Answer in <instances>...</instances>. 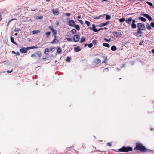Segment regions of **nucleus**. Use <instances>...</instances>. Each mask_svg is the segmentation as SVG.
<instances>
[{
    "instance_id": "nucleus-1",
    "label": "nucleus",
    "mask_w": 154,
    "mask_h": 154,
    "mask_svg": "<svg viewBox=\"0 0 154 154\" xmlns=\"http://www.w3.org/2000/svg\"><path fill=\"white\" fill-rule=\"evenodd\" d=\"M135 149L140 150L143 152H152V150L146 148V147L143 146V145L140 143H137Z\"/></svg>"
},
{
    "instance_id": "nucleus-2",
    "label": "nucleus",
    "mask_w": 154,
    "mask_h": 154,
    "mask_svg": "<svg viewBox=\"0 0 154 154\" xmlns=\"http://www.w3.org/2000/svg\"><path fill=\"white\" fill-rule=\"evenodd\" d=\"M132 148L131 147L123 146L122 148L119 149L118 150V151L122 152H127L132 151Z\"/></svg>"
},
{
    "instance_id": "nucleus-3",
    "label": "nucleus",
    "mask_w": 154,
    "mask_h": 154,
    "mask_svg": "<svg viewBox=\"0 0 154 154\" xmlns=\"http://www.w3.org/2000/svg\"><path fill=\"white\" fill-rule=\"evenodd\" d=\"M42 56V54L40 51H38L37 52L31 55V57L33 58H36L38 57V59H40Z\"/></svg>"
},
{
    "instance_id": "nucleus-4",
    "label": "nucleus",
    "mask_w": 154,
    "mask_h": 154,
    "mask_svg": "<svg viewBox=\"0 0 154 154\" xmlns=\"http://www.w3.org/2000/svg\"><path fill=\"white\" fill-rule=\"evenodd\" d=\"M132 21V27L133 28H135V20H133L132 18L130 17L126 20V22L129 24H131Z\"/></svg>"
},
{
    "instance_id": "nucleus-5",
    "label": "nucleus",
    "mask_w": 154,
    "mask_h": 154,
    "mask_svg": "<svg viewBox=\"0 0 154 154\" xmlns=\"http://www.w3.org/2000/svg\"><path fill=\"white\" fill-rule=\"evenodd\" d=\"M112 34L114 36L116 37L121 38L122 36V33L119 32H114Z\"/></svg>"
},
{
    "instance_id": "nucleus-6",
    "label": "nucleus",
    "mask_w": 154,
    "mask_h": 154,
    "mask_svg": "<svg viewBox=\"0 0 154 154\" xmlns=\"http://www.w3.org/2000/svg\"><path fill=\"white\" fill-rule=\"evenodd\" d=\"M80 38V35L78 34L74 35L73 37V40L75 42H78Z\"/></svg>"
},
{
    "instance_id": "nucleus-7",
    "label": "nucleus",
    "mask_w": 154,
    "mask_h": 154,
    "mask_svg": "<svg viewBox=\"0 0 154 154\" xmlns=\"http://www.w3.org/2000/svg\"><path fill=\"white\" fill-rule=\"evenodd\" d=\"M49 29H50L53 34V35L55 38H57V37L56 36V35L57 34V31L54 29L51 26H50L49 27Z\"/></svg>"
},
{
    "instance_id": "nucleus-8",
    "label": "nucleus",
    "mask_w": 154,
    "mask_h": 154,
    "mask_svg": "<svg viewBox=\"0 0 154 154\" xmlns=\"http://www.w3.org/2000/svg\"><path fill=\"white\" fill-rule=\"evenodd\" d=\"M138 27L140 30H143L144 29L145 26L143 24L139 23L138 24Z\"/></svg>"
},
{
    "instance_id": "nucleus-9",
    "label": "nucleus",
    "mask_w": 154,
    "mask_h": 154,
    "mask_svg": "<svg viewBox=\"0 0 154 154\" xmlns=\"http://www.w3.org/2000/svg\"><path fill=\"white\" fill-rule=\"evenodd\" d=\"M68 23L69 26L72 27L74 26L76 24L74 21L72 20H69L68 21Z\"/></svg>"
},
{
    "instance_id": "nucleus-10",
    "label": "nucleus",
    "mask_w": 154,
    "mask_h": 154,
    "mask_svg": "<svg viewBox=\"0 0 154 154\" xmlns=\"http://www.w3.org/2000/svg\"><path fill=\"white\" fill-rule=\"evenodd\" d=\"M52 12L53 14L55 16H57L59 14V12L57 9H52Z\"/></svg>"
},
{
    "instance_id": "nucleus-11",
    "label": "nucleus",
    "mask_w": 154,
    "mask_h": 154,
    "mask_svg": "<svg viewBox=\"0 0 154 154\" xmlns=\"http://www.w3.org/2000/svg\"><path fill=\"white\" fill-rule=\"evenodd\" d=\"M142 15L147 18L150 21L152 20V19L151 17L147 14H142Z\"/></svg>"
},
{
    "instance_id": "nucleus-12",
    "label": "nucleus",
    "mask_w": 154,
    "mask_h": 154,
    "mask_svg": "<svg viewBox=\"0 0 154 154\" xmlns=\"http://www.w3.org/2000/svg\"><path fill=\"white\" fill-rule=\"evenodd\" d=\"M109 22H110L109 21H107L106 23H103L99 24V25H98V26L100 27L106 26L109 23Z\"/></svg>"
},
{
    "instance_id": "nucleus-13",
    "label": "nucleus",
    "mask_w": 154,
    "mask_h": 154,
    "mask_svg": "<svg viewBox=\"0 0 154 154\" xmlns=\"http://www.w3.org/2000/svg\"><path fill=\"white\" fill-rule=\"evenodd\" d=\"M104 15H100V16H98V17H96L95 16H93V18L94 19L97 20V19H101V18L103 19V18H104Z\"/></svg>"
},
{
    "instance_id": "nucleus-14",
    "label": "nucleus",
    "mask_w": 154,
    "mask_h": 154,
    "mask_svg": "<svg viewBox=\"0 0 154 154\" xmlns=\"http://www.w3.org/2000/svg\"><path fill=\"white\" fill-rule=\"evenodd\" d=\"M143 35V33L142 32L141 30H139L136 33V35L137 37H140L142 36Z\"/></svg>"
},
{
    "instance_id": "nucleus-15",
    "label": "nucleus",
    "mask_w": 154,
    "mask_h": 154,
    "mask_svg": "<svg viewBox=\"0 0 154 154\" xmlns=\"http://www.w3.org/2000/svg\"><path fill=\"white\" fill-rule=\"evenodd\" d=\"M95 28L96 27L94 24H93L92 25V27H90L89 28V29L90 30H93L94 32H98L97 29H96Z\"/></svg>"
},
{
    "instance_id": "nucleus-16",
    "label": "nucleus",
    "mask_w": 154,
    "mask_h": 154,
    "mask_svg": "<svg viewBox=\"0 0 154 154\" xmlns=\"http://www.w3.org/2000/svg\"><path fill=\"white\" fill-rule=\"evenodd\" d=\"M74 50L76 52L79 51L81 50V49L79 46L75 47L74 48Z\"/></svg>"
},
{
    "instance_id": "nucleus-17",
    "label": "nucleus",
    "mask_w": 154,
    "mask_h": 154,
    "mask_svg": "<svg viewBox=\"0 0 154 154\" xmlns=\"http://www.w3.org/2000/svg\"><path fill=\"white\" fill-rule=\"evenodd\" d=\"M20 52L22 53H27V51H26L25 48V47H24L23 48H22L20 49Z\"/></svg>"
},
{
    "instance_id": "nucleus-18",
    "label": "nucleus",
    "mask_w": 154,
    "mask_h": 154,
    "mask_svg": "<svg viewBox=\"0 0 154 154\" xmlns=\"http://www.w3.org/2000/svg\"><path fill=\"white\" fill-rule=\"evenodd\" d=\"M94 62L96 64H98L100 63L101 60L99 58H97L95 60Z\"/></svg>"
},
{
    "instance_id": "nucleus-19",
    "label": "nucleus",
    "mask_w": 154,
    "mask_h": 154,
    "mask_svg": "<svg viewBox=\"0 0 154 154\" xmlns=\"http://www.w3.org/2000/svg\"><path fill=\"white\" fill-rule=\"evenodd\" d=\"M59 42V40L56 38L54 39L51 42V44L57 43Z\"/></svg>"
},
{
    "instance_id": "nucleus-20",
    "label": "nucleus",
    "mask_w": 154,
    "mask_h": 154,
    "mask_svg": "<svg viewBox=\"0 0 154 154\" xmlns=\"http://www.w3.org/2000/svg\"><path fill=\"white\" fill-rule=\"evenodd\" d=\"M10 40L13 44H15L16 45H18V44L14 41V38L12 36L10 37Z\"/></svg>"
},
{
    "instance_id": "nucleus-21",
    "label": "nucleus",
    "mask_w": 154,
    "mask_h": 154,
    "mask_svg": "<svg viewBox=\"0 0 154 154\" xmlns=\"http://www.w3.org/2000/svg\"><path fill=\"white\" fill-rule=\"evenodd\" d=\"M62 49L60 47H57V52L58 54H60L62 52Z\"/></svg>"
},
{
    "instance_id": "nucleus-22",
    "label": "nucleus",
    "mask_w": 154,
    "mask_h": 154,
    "mask_svg": "<svg viewBox=\"0 0 154 154\" xmlns=\"http://www.w3.org/2000/svg\"><path fill=\"white\" fill-rule=\"evenodd\" d=\"M40 32V31L39 30H33L31 32V33L33 34H36L39 33Z\"/></svg>"
},
{
    "instance_id": "nucleus-23",
    "label": "nucleus",
    "mask_w": 154,
    "mask_h": 154,
    "mask_svg": "<svg viewBox=\"0 0 154 154\" xmlns=\"http://www.w3.org/2000/svg\"><path fill=\"white\" fill-rule=\"evenodd\" d=\"M103 46L104 47H106L107 48H109L110 47V45L108 43H103L102 44Z\"/></svg>"
},
{
    "instance_id": "nucleus-24",
    "label": "nucleus",
    "mask_w": 154,
    "mask_h": 154,
    "mask_svg": "<svg viewBox=\"0 0 154 154\" xmlns=\"http://www.w3.org/2000/svg\"><path fill=\"white\" fill-rule=\"evenodd\" d=\"M151 25H150L149 23H147L146 27L147 29L149 30H151L152 29Z\"/></svg>"
},
{
    "instance_id": "nucleus-25",
    "label": "nucleus",
    "mask_w": 154,
    "mask_h": 154,
    "mask_svg": "<svg viewBox=\"0 0 154 154\" xmlns=\"http://www.w3.org/2000/svg\"><path fill=\"white\" fill-rule=\"evenodd\" d=\"M85 41V37L84 36H83L82 37H81V40L80 41V42L81 43H82L84 42Z\"/></svg>"
},
{
    "instance_id": "nucleus-26",
    "label": "nucleus",
    "mask_w": 154,
    "mask_h": 154,
    "mask_svg": "<svg viewBox=\"0 0 154 154\" xmlns=\"http://www.w3.org/2000/svg\"><path fill=\"white\" fill-rule=\"evenodd\" d=\"M117 48L115 46H112L111 47V49L113 51H115L117 50Z\"/></svg>"
},
{
    "instance_id": "nucleus-27",
    "label": "nucleus",
    "mask_w": 154,
    "mask_h": 154,
    "mask_svg": "<svg viewBox=\"0 0 154 154\" xmlns=\"http://www.w3.org/2000/svg\"><path fill=\"white\" fill-rule=\"evenodd\" d=\"M139 19L145 22L146 21V19L145 18L142 17H140Z\"/></svg>"
},
{
    "instance_id": "nucleus-28",
    "label": "nucleus",
    "mask_w": 154,
    "mask_h": 154,
    "mask_svg": "<svg viewBox=\"0 0 154 154\" xmlns=\"http://www.w3.org/2000/svg\"><path fill=\"white\" fill-rule=\"evenodd\" d=\"M104 16L105 15L106 16V20H109L111 18L110 16L108 15L105 14H104Z\"/></svg>"
},
{
    "instance_id": "nucleus-29",
    "label": "nucleus",
    "mask_w": 154,
    "mask_h": 154,
    "mask_svg": "<svg viewBox=\"0 0 154 154\" xmlns=\"http://www.w3.org/2000/svg\"><path fill=\"white\" fill-rule=\"evenodd\" d=\"M71 33L72 34H76L77 32L76 31L75 29H72L71 31Z\"/></svg>"
},
{
    "instance_id": "nucleus-30",
    "label": "nucleus",
    "mask_w": 154,
    "mask_h": 154,
    "mask_svg": "<svg viewBox=\"0 0 154 154\" xmlns=\"http://www.w3.org/2000/svg\"><path fill=\"white\" fill-rule=\"evenodd\" d=\"M75 28L76 29V30L78 31H79L80 29V28L79 26L78 25H75V26H74Z\"/></svg>"
},
{
    "instance_id": "nucleus-31",
    "label": "nucleus",
    "mask_w": 154,
    "mask_h": 154,
    "mask_svg": "<svg viewBox=\"0 0 154 154\" xmlns=\"http://www.w3.org/2000/svg\"><path fill=\"white\" fill-rule=\"evenodd\" d=\"M92 42L93 43L94 45H97V41L96 40H94L92 41Z\"/></svg>"
},
{
    "instance_id": "nucleus-32",
    "label": "nucleus",
    "mask_w": 154,
    "mask_h": 154,
    "mask_svg": "<svg viewBox=\"0 0 154 154\" xmlns=\"http://www.w3.org/2000/svg\"><path fill=\"white\" fill-rule=\"evenodd\" d=\"M49 52V48H47L45 50L44 54H47V53H46V52Z\"/></svg>"
},
{
    "instance_id": "nucleus-33",
    "label": "nucleus",
    "mask_w": 154,
    "mask_h": 154,
    "mask_svg": "<svg viewBox=\"0 0 154 154\" xmlns=\"http://www.w3.org/2000/svg\"><path fill=\"white\" fill-rule=\"evenodd\" d=\"M125 20V19L124 17H122L119 19V22L122 23L124 22Z\"/></svg>"
},
{
    "instance_id": "nucleus-34",
    "label": "nucleus",
    "mask_w": 154,
    "mask_h": 154,
    "mask_svg": "<svg viewBox=\"0 0 154 154\" xmlns=\"http://www.w3.org/2000/svg\"><path fill=\"white\" fill-rule=\"evenodd\" d=\"M50 34L51 32H48L45 33V34L47 37H48L50 36Z\"/></svg>"
},
{
    "instance_id": "nucleus-35",
    "label": "nucleus",
    "mask_w": 154,
    "mask_h": 154,
    "mask_svg": "<svg viewBox=\"0 0 154 154\" xmlns=\"http://www.w3.org/2000/svg\"><path fill=\"white\" fill-rule=\"evenodd\" d=\"M107 58L106 57H105V60L104 61H103L102 62V63H107Z\"/></svg>"
},
{
    "instance_id": "nucleus-36",
    "label": "nucleus",
    "mask_w": 154,
    "mask_h": 154,
    "mask_svg": "<svg viewBox=\"0 0 154 154\" xmlns=\"http://www.w3.org/2000/svg\"><path fill=\"white\" fill-rule=\"evenodd\" d=\"M43 18V17L42 16H38L36 17V18L37 19H42Z\"/></svg>"
},
{
    "instance_id": "nucleus-37",
    "label": "nucleus",
    "mask_w": 154,
    "mask_h": 154,
    "mask_svg": "<svg viewBox=\"0 0 154 154\" xmlns=\"http://www.w3.org/2000/svg\"><path fill=\"white\" fill-rule=\"evenodd\" d=\"M85 23L88 26H89L90 24V23L89 21L86 20L85 21Z\"/></svg>"
},
{
    "instance_id": "nucleus-38",
    "label": "nucleus",
    "mask_w": 154,
    "mask_h": 154,
    "mask_svg": "<svg viewBox=\"0 0 154 154\" xmlns=\"http://www.w3.org/2000/svg\"><path fill=\"white\" fill-rule=\"evenodd\" d=\"M71 60V58L70 57H68L66 59V60L67 62L70 61Z\"/></svg>"
},
{
    "instance_id": "nucleus-39",
    "label": "nucleus",
    "mask_w": 154,
    "mask_h": 154,
    "mask_svg": "<svg viewBox=\"0 0 154 154\" xmlns=\"http://www.w3.org/2000/svg\"><path fill=\"white\" fill-rule=\"evenodd\" d=\"M104 40L105 41H106L107 42H110L111 41V39L110 38L109 39H107L106 38H105L104 39Z\"/></svg>"
},
{
    "instance_id": "nucleus-40",
    "label": "nucleus",
    "mask_w": 154,
    "mask_h": 154,
    "mask_svg": "<svg viewBox=\"0 0 154 154\" xmlns=\"http://www.w3.org/2000/svg\"><path fill=\"white\" fill-rule=\"evenodd\" d=\"M30 49H37L38 48V47L36 46H31L30 47Z\"/></svg>"
},
{
    "instance_id": "nucleus-41",
    "label": "nucleus",
    "mask_w": 154,
    "mask_h": 154,
    "mask_svg": "<svg viewBox=\"0 0 154 154\" xmlns=\"http://www.w3.org/2000/svg\"><path fill=\"white\" fill-rule=\"evenodd\" d=\"M20 30V29L19 28H16L15 29L14 31L17 32Z\"/></svg>"
},
{
    "instance_id": "nucleus-42",
    "label": "nucleus",
    "mask_w": 154,
    "mask_h": 154,
    "mask_svg": "<svg viewBox=\"0 0 154 154\" xmlns=\"http://www.w3.org/2000/svg\"><path fill=\"white\" fill-rule=\"evenodd\" d=\"M146 3L148 4L150 6H153V5L152 3H151L149 2H147Z\"/></svg>"
},
{
    "instance_id": "nucleus-43",
    "label": "nucleus",
    "mask_w": 154,
    "mask_h": 154,
    "mask_svg": "<svg viewBox=\"0 0 154 154\" xmlns=\"http://www.w3.org/2000/svg\"><path fill=\"white\" fill-rule=\"evenodd\" d=\"M88 47L89 48H91L93 46V44L91 43L88 45Z\"/></svg>"
},
{
    "instance_id": "nucleus-44",
    "label": "nucleus",
    "mask_w": 154,
    "mask_h": 154,
    "mask_svg": "<svg viewBox=\"0 0 154 154\" xmlns=\"http://www.w3.org/2000/svg\"><path fill=\"white\" fill-rule=\"evenodd\" d=\"M51 49V52H53L54 50V48L53 47H51L50 48Z\"/></svg>"
},
{
    "instance_id": "nucleus-45",
    "label": "nucleus",
    "mask_w": 154,
    "mask_h": 154,
    "mask_svg": "<svg viewBox=\"0 0 154 154\" xmlns=\"http://www.w3.org/2000/svg\"><path fill=\"white\" fill-rule=\"evenodd\" d=\"M66 39L69 42H71L72 41V39L71 38H66Z\"/></svg>"
},
{
    "instance_id": "nucleus-46",
    "label": "nucleus",
    "mask_w": 154,
    "mask_h": 154,
    "mask_svg": "<svg viewBox=\"0 0 154 154\" xmlns=\"http://www.w3.org/2000/svg\"><path fill=\"white\" fill-rule=\"evenodd\" d=\"M150 25L152 27L154 28V22H151Z\"/></svg>"
},
{
    "instance_id": "nucleus-47",
    "label": "nucleus",
    "mask_w": 154,
    "mask_h": 154,
    "mask_svg": "<svg viewBox=\"0 0 154 154\" xmlns=\"http://www.w3.org/2000/svg\"><path fill=\"white\" fill-rule=\"evenodd\" d=\"M67 16H69L71 15V14L70 13H66L65 14Z\"/></svg>"
},
{
    "instance_id": "nucleus-48",
    "label": "nucleus",
    "mask_w": 154,
    "mask_h": 154,
    "mask_svg": "<svg viewBox=\"0 0 154 154\" xmlns=\"http://www.w3.org/2000/svg\"><path fill=\"white\" fill-rule=\"evenodd\" d=\"M25 50H26V51L27 50H29V49H30V47H27L26 48L25 47Z\"/></svg>"
},
{
    "instance_id": "nucleus-49",
    "label": "nucleus",
    "mask_w": 154,
    "mask_h": 154,
    "mask_svg": "<svg viewBox=\"0 0 154 154\" xmlns=\"http://www.w3.org/2000/svg\"><path fill=\"white\" fill-rule=\"evenodd\" d=\"M78 21L82 25L83 24V22L82 20H78Z\"/></svg>"
},
{
    "instance_id": "nucleus-50",
    "label": "nucleus",
    "mask_w": 154,
    "mask_h": 154,
    "mask_svg": "<svg viewBox=\"0 0 154 154\" xmlns=\"http://www.w3.org/2000/svg\"><path fill=\"white\" fill-rule=\"evenodd\" d=\"M16 20V19H15V18H14V19H11V20H10L9 22H8V23H9L12 21H13V20Z\"/></svg>"
},
{
    "instance_id": "nucleus-51",
    "label": "nucleus",
    "mask_w": 154,
    "mask_h": 154,
    "mask_svg": "<svg viewBox=\"0 0 154 154\" xmlns=\"http://www.w3.org/2000/svg\"><path fill=\"white\" fill-rule=\"evenodd\" d=\"M144 42L143 41H142L139 43V45H143Z\"/></svg>"
},
{
    "instance_id": "nucleus-52",
    "label": "nucleus",
    "mask_w": 154,
    "mask_h": 154,
    "mask_svg": "<svg viewBox=\"0 0 154 154\" xmlns=\"http://www.w3.org/2000/svg\"><path fill=\"white\" fill-rule=\"evenodd\" d=\"M15 54L16 55H17V56H19L20 55V53H19V52H17Z\"/></svg>"
},
{
    "instance_id": "nucleus-53",
    "label": "nucleus",
    "mask_w": 154,
    "mask_h": 154,
    "mask_svg": "<svg viewBox=\"0 0 154 154\" xmlns=\"http://www.w3.org/2000/svg\"><path fill=\"white\" fill-rule=\"evenodd\" d=\"M107 145L108 146H112L111 143H108Z\"/></svg>"
},
{
    "instance_id": "nucleus-54",
    "label": "nucleus",
    "mask_w": 154,
    "mask_h": 154,
    "mask_svg": "<svg viewBox=\"0 0 154 154\" xmlns=\"http://www.w3.org/2000/svg\"><path fill=\"white\" fill-rule=\"evenodd\" d=\"M103 28H100L99 29L97 30L98 32L100 30H103Z\"/></svg>"
},
{
    "instance_id": "nucleus-55",
    "label": "nucleus",
    "mask_w": 154,
    "mask_h": 154,
    "mask_svg": "<svg viewBox=\"0 0 154 154\" xmlns=\"http://www.w3.org/2000/svg\"><path fill=\"white\" fill-rule=\"evenodd\" d=\"M12 72V70L11 71H10L9 70H8L7 71V73H11Z\"/></svg>"
},
{
    "instance_id": "nucleus-56",
    "label": "nucleus",
    "mask_w": 154,
    "mask_h": 154,
    "mask_svg": "<svg viewBox=\"0 0 154 154\" xmlns=\"http://www.w3.org/2000/svg\"><path fill=\"white\" fill-rule=\"evenodd\" d=\"M12 53L13 54H16V52L14 51H12Z\"/></svg>"
},
{
    "instance_id": "nucleus-57",
    "label": "nucleus",
    "mask_w": 154,
    "mask_h": 154,
    "mask_svg": "<svg viewBox=\"0 0 154 154\" xmlns=\"http://www.w3.org/2000/svg\"><path fill=\"white\" fill-rule=\"evenodd\" d=\"M152 53H153V54H154V49H153L152 50Z\"/></svg>"
},
{
    "instance_id": "nucleus-58",
    "label": "nucleus",
    "mask_w": 154,
    "mask_h": 154,
    "mask_svg": "<svg viewBox=\"0 0 154 154\" xmlns=\"http://www.w3.org/2000/svg\"><path fill=\"white\" fill-rule=\"evenodd\" d=\"M2 18L1 15L0 14V21L2 20Z\"/></svg>"
},
{
    "instance_id": "nucleus-59",
    "label": "nucleus",
    "mask_w": 154,
    "mask_h": 154,
    "mask_svg": "<svg viewBox=\"0 0 154 154\" xmlns=\"http://www.w3.org/2000/svg\"><path fill=\"white\" fill-rule=\"evenodd\" d=\"M94 152H102V151H100L97 150H96Z\"/></svg>"
},
{
    "instance_id": "nucleus-60",
    "label": "nucleus",
    "mask_w": 154,
    "mask_h": 154,
    "mask_svg": "<svg viewBox=\"0 0 154 154\" xmlns=\"http://www.w3.org/2000/svg\"><path fill=\"white\" fill-rule=\"evenodd\" d=\"M59 22H57V23H56V25H57V26H58V25H59Z\"/></svg>"
},
{
    "instance_id": "nucleus-61",
    "label": "nucleus",
    "mask_w": 154,
    "mask_h": 154,
    "mask_svg": "<svg viewBox=\"0 0 154 154\" xmlns=\"http://www.w3.org/2000/svg\"><path fill=\"white\" fill-rule=\"evenodd\" d=\"M103 28V29H104L105 30H107V29H108V28H107L104 27V28Z\"/></svg>"
},
{
    "instance_id": "nucleus-62",
    "label": "nucleus",
    "mask_w": 154,
    "mask_h": 154,
    "mask_svg": "<svg viewBox=\"0 0 154 154\" xmlns=\"http://www.w3.org/2000/svg\"><path fill=\"white\" fill-rule=\"evenodd\" d=\"M77 18L78 19H79V18H81V17L80 16H78L77 17Z\"/></svg>"
},
{
    "instance_id": "nucleus-63",
    "label": "nucleus",
    "mask_w": 154,
    "mask_h": 154,
    "mask_svg": "<svg viewBox=\"0 0 154 154\" xmlns=\"http://www.w3.org/2000/svg\"><path fill=\"white\" fill-rule=\"evenodd\" d=\"M36 10V9H35V10H31V11H35V10Z\"/></svg>"
},
{
    "instance_id": "nucleus-64",
    "label": "nucleus",
    "mask_w": 154,
    "mask_h": 154,
    "mask_svg": "<svg viewBox=\"0 0 154 154\" xmlns=\"http://www.w3.org/2000/svg\"><path fill=\"white\" fill-rule=\"evenodd\" d=\"M104 70H108V68H105L104 69Z\"/></svg>"
}]
</instances>
